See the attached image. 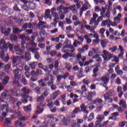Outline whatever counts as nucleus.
<instances>
[{
	"mask_svg": "<svg viewBox=\"0 0 127 127\" xmlns=\"http://www.w3.org/2000/svg\"><path fill=\"white\" fill-rule=\"evenodd\" d=\"M8 48H9L10 51H13V49L16 52V54L17 55H22L23 54L24 51L20 49V46L19 45H14V44H11L9 43H7Z\"/></svg>",
	"mask_w": 127,
	"mask_h": 127,
	"instance_id": "1",
	"label": "nucleus"
},
{
	"mask_svg": "<svg viewBox=\"0 0 127 127\" xmlns=\"http://www.w3.org/2000/svg\"><path fill=\"white\" fill-rule=\"evenodd\" d=\"M115 91L114 90H110L108 93L104 94V100L105 101L109 100L108 103H113V98H111V97H113Z\"/></svg>",
	"mask_w": 127,
	"mask_h": 127,
	"instance_id": "2",
	"label": "nucleus"
},
{
	"mask_svg": "<svg viewBox=\"0 0 127 127\" xmlns=\"http://www.w3.org/2000/svg\"><path fill=\"white\" fill-rule=\"evenodd\" d=\"M104 119H105L104 115H98L96 118L97 120L95 122V125L94 127H102V122Z\"/></svg>",
	"mask_w": 127,
	"mask_h": 127,
	"instance_id": "3",
	"label": "nucleus"
},
{
	"mask_svg": "<svg viewBox=\"0 0 127 127\" xmlns=\"http://www.w3.org/2000/svg\"><path fill=\"white\" fill-rule=\"evenodd\" d=\"M8 48V46L6 44L3 45V47H1L0 48V49L1 52H0V58H2L5 56V55L4 54V51H6V49Z\"/></svg>",
	"mask_w": 127,
	"mask_h": 127,
	"instance_id": "4",
	"label": "nucleus"
},
{
	"mask_svg": "<svg viewBox=\"0 0 127 127\" xmlns=\"http://www.w3.org/2000/svg\"><path fill=\"white\" fill-rule=\"evenodd\" d=\"M103 54L104 56H103V58L105 60H110L111 58H113L114 56L111 54L109 53V52L106 51V50L103 51Z\"/></svg>",
	"mask_w": 127,
	"mask_h": 127,
	"instance_id": "5",
	"label": "nucleus"
},
{
	"mask_svg": "<svg viewBox=\"0 0 127 127\" xmlns=\"http://www.w3.org/2000/svg\"><path fill=\"white\" fill-rule=\"evenodd\" d=\"M45 106H46V102H45V101L41 102V103L39 104V106H37V107L38 110L37 111L36 113L40 114L41 113H42L44 109H41L40 108H41V107H45Z\"/></svg>",
	"mask_w": 127,
	"mask_h": 127,
	"instance_id": "6",
	"label": "nucleus"
},
{
	"mask_svg": "<svg viewBox=\"0 0 127 127\" xmlns=\"http://www.w3.org/2000/svg\"><path fill=\"white\" fill-rule=\"evenodd\" d=\"M22 92L24 93L23 94H22V98H28L29 97L28 94L30 92L29 91V90L25 88H23L22 89Z\"/></svg>",
	"mask_w": 127,
	"mask_h": 127,
	"instance_id": "7",
	"label": "nucleus"
},
{
	"mask_svg": "<svg viewBox=\"0 0 127 127\" xmlns=\"http://www.w3.org/2000/svg\"><path fill=\"white\" fill-rule=\"evenodd\" d=\"M25 59L26 62L31 60V54L29 52L25 53Z\"/></svg>",
	"mask_w": 127,
	"mask_h": 127,
	"instance_id": "8",
	"label": "nucleus"
},
{
	"mask_svg": "<svg viewBox=\"0 0 127 127\" xmlns=\"http://www.w3.org/2000/svg\"><path fill=\"white\" fill-rule=\"evenodd\" d=\"M20 71L19 68H17L14 69V70L13 71L15 79H18L19 78Z\"/></svg>",
	"mask_w": 127,
	"mask_h": 127,
	"instance_id": "9",
	"label": "nucleus"
},
{
	"mask_svg": "<svg viewBox=\"0 0 127 127\" xmlns=\"http://www.w3.org/2000/svg\"><path fill=\"white\" fill-rule=\"evenodd\" d=\"M106 7H108L107 9L108 10L106 11V13L105 15H103V17H107V18H110V7L109 5H106Z\"/></svg>",
	"mask_w": 127,
	"mask_h": 127,
	"instance_id": "10",
	"label": "nucleus"
},
{
	"mask_svg": "<svg viewBox=\"0 0 127 127\" xmlns=\"http://www.w3.org/2000/svg\"><path fill=\"white\" fill-rule=\"evenodd\" d=\"M112 116L109 118V120H117V117L119 115V112H115L112 114Z\"/></svg>",
	"mask_w": 127,
	"mask_h": 127,
	"instance_id": "11",
	"label": "nucleus"
},
{
	"mask_svg": "<svg viewBox=\"0 0 127 127\" xmlns=\"http://www.w3.org/2000/svg\"><path fill=\"white\" fill-rule=\"evenodd\" d=\"M59 93H60V91L55 92L51 96V100H55L57 98V96L59 95Z\"/></svg>",
	"mask_w": 127,
	"mask_h": 127,
	"instance_id": "12",
	"label": "nucleus"
},
{
	"mask_svg": "<svg viewBox=\"0 0 127 127\" xmlns=\"http://www.w3.org/2000/svg\"><path fill=\"white\" fill-rule=\"evenodd\" d=\"M15 124L16 126H18L20 127H24L26 126V124L25 123H23L22 122H20V121H17L15 122Z\"/></svg>",
	"mask_w": 127,
	"mask_h": 127,
	"instance_id": "13",
	"label": "nucleus"
},
{
	"mask_svg": "<svg viewBox=\"0 0 127 127\" xmlns=\"http://www.w3.org/2000/svg\"><path fill=\"white\" fill-rule=\"evenodd\" d=\"M45 16L47 18H49L50 20H51V15L50 14V10L47 9L46 10L45 13Z\"/></svg>",
	"mask_w": 127,
	"mask_h": 127,
	"instance_id": "14",
	"label": "nucleus"
},
{
	"mask_svg": "<svg viewBox=\"0 0 127 127\" xmlns=\"http://www.w3.org/2000/svg\"><path fill=\"white\" fill-rule=\"evenodd\" d=\"M93 73L92 75V77H93V78H96V77H98V76H99V73H98L97 72H99V69H97V68L93 69Z\"/></svg>",
	"mask_w": 127,
	"mask_h": 127,
	"instance_id": "15",
	"label": "nucleus"
},
{
	"mask_svg": "<svg viewBox=\"0 0 127 127\" xmlns=\"http://www.w3.org/2000/svg\"><path fill=\"white\" fill-rule=\"evenodd\" d=\"M82 42L78 41V40H74L73 45L74 47H78V45H82Z\"/></svg>",
	"mask_w": 127,
	"mask_h": 127,
	"instance_id": "16",
	"label": "nucleus"
},
{
	"mask_svg": "<svg viewBox=\"0 0 127 127\" xmlns=\"http://www.w3.org/2000/svg\"><path fill=\"white\" fill-rule=\"evenodd\" d=\"M22 31V30L19 29L18 28H13V34H19L20 32Z\"/></svg>",
	"mask_w": 127,
	"mask_h": 127,
	"instance_id": "17",
	"label": "nucleus"
},
{
	"mask_svg": "<svg viewBox=\"0 0 127 127\" xmlns=\"http://www.w3.org/2000/svg\"><path fill=\"white\" fill-rule=\"evenodd\" d=\"M121 16H122V14L119 13L118 16L114 18V20L117 21V23H119L121 21Z\"/></svg>",
	"mask_w": 127,
	"mask_h": 127,
	"instance_id": "18",
	"label": "nucleus"
},
{
	"mask_svg": "<svg viewBox=\"0 0 127 127\" xmlns=\"http://www.w3.org/2000/svg\"><path fill=\"white\" fill-rule=\"evenodd\" d=\"M28 6L30 9H32L33 10L35 9V4L33 2H30L28 4Z\"/></svg>",
	"mask_w": 127,
	"mask_h": 127,
	"instance_id": "19",
	"label": "nucleus"
},
{
	"mask_svg": "<svg viewBox=\"0 0 127 127\" xmlns=\"http://www.w3.org/2000/svg\"><path fill=\"white\" fill-rule=\"evenodd\" d=\"M10 39L11 41H16L17 40V36H16V35L12 34L10 36Z\"/></svg>",
	"mask_w": 127,
	"mask_h": 127,
	"instance_id": "20",
	"label": "nucleus"
},
{
	"mask_svg": "<svg viewBox=\"0 0 127 127\" xmlns=\"http://www.w3.org/2000/svg\"><path fill=\"white\" fill-rule=\"evenodd\" d=\"M9 80V77L8 76H6L2 80V82L4 85H6V84L8 83Z\"/></svg>",
	"mask_w": 127,
	"mask_h": 127,
	"instance_id": "21",
	"label": "nucleus"
},
{
	"mask_svg": "<svg viewBox=\"0 0 127 127\" xmlns=\"http://www.w3.org/2000/svg\"><path fill=\"white\" fill-rule=\"evenodd\" d=\"M99 81H103V82H104L105 84H106L109 82V78L106 76H102L101 79H100Z\"/></svg>",
	"mask_w": 127,
	"mask_h": 127,
	"instance_id": "22",
	"label": "nucleus"
},
{
	"mask_svg": "<svg viewBox=\"0 0 127 127\" xmlns=\"http://www.w3.org/2000/svg\"><path fill=\"white\" fill-rule=\"evenodd\" d=\"M13 9L15 11H18V12H20L21 11V10L19 9V7H18V6L17 4H15L13 7Z\"/></svg>",
	"mask_w": 127,
	"mask_h": 127,
	"instance_id": "23",
	"label": "nucleus"
},
{
	"mask_svg": "<svg viewBox=\"0 0 127 127\" xmlns=\"http://www.w3.org/2000/svg\"><path fill=\"white\" fill-rule=\"evenodd\" d=\"M25 112H31V104L29 105L28 106L24 107Z\"/></svg>",
	"mask_w": 127,
	"mask_h": 127,
	"instance_id": "24",
	"label": "nucleus"
},
{
	"mask_svg": "<svg viewBox=\"0 0 127 127\" xmlns=\"http://www.w3.org/2000/svg\"><path fill=\"white\" fill-rule=\"evenodd\" d=\"M11 31V29H10V28H7V29H5L3 33L5 34V36H8Z\"/></svg>",
	"mask_w": 127,
	"mask_h": 127,
	"instance_id": "25",
	"label": "nucleus"
},
{
	"mask_svg": "<svg viewBox=\"0 0 127 127\" xmlns=\"http://www.w3.org/2000/svg\"><path fill=\"white\" fill-rule=\"evenodd\" d=\"M26 44V41H25V40H22L21 43V49L23 51H24V49H25V46H24V45H25Z\"/></svg>",
	"mask_w": 127,
	"mask_h": 127,
	"instance_id": "26",
	"label": "nucleus"
},
{
	"mask_svg": "<svg viewBox=\"0 0 127 127\" xmlns=\"http://www.w3.org/2000/svg\"><path fill=\"white\" fill-rule=\"evenodd\" d=\"M37 64H38L37 62H34L32 63L31 64H30V67H31L32 69H35V67L37 65Z\"/></svg>",
	"mask_w": 127,
	"mask_h": 127,
	"instance_id": "27",
	"label": "nucleus"
},
{
	"mask_svg": "<svg viewBox=\"0 0 127 127\" xmlns=\"http://www.w3.org/2000/svg\"><path fill=\"white\" fill-rule=\"evenodd\" d=\"M40 89L41 88L39 87V86H37L35 87L34 91L37 94L40 95L41 94V92H40Z\"/></svg>",
	"mask_w": 127,
	"mask_h": 127,
	"instance_id": "28",
	"label": "nucleus"
},
{
	"mask_svg": "<svg viewBox=\"0 0 127 127\" xmlns=\"http://www.w3.org/2000/svg\"><path fill=\"white\" fill-rule=\"evenodd\" d=\"M62 9H63V5H61L59 7H58L57 10L59 11V14H61L63 12Z\"/></svg>",
	"mask_w": 127,
	"mask_h": 127,
	"instance_id": "29",
	"label": "nucleus"
},
{
	"mask_svg": "<svg viewBox=\"0 0 127 127\" xmlns=\"http://www.w3.org/2000/svg\"><path fill=\"white\" fill-rule=\"evenodd\" d=\"M101 45L103 48L106 47L107 46V42L105 40H101Z\"/></svg>",
	"mask_w": 127,
	"mask_h": 127,
	"instance_id": "30",
	"label": "nucleus"
},
{
	"mask_svg": "<svg viewBox=\"0 0 127 127\" xmlns=\"http://www.w3.org/2000/svg\"><path fill=\"white\" fill-rule=\"evenodd\" d=\"M93 119H94V113H90L87 121L88 122H91V121L93 120Z\"/></svg>",
	"mask_w": 127,
	"mask_h": 127,
	"instance_id": "31",
	"label": "nucleus"
},
{
	"mask_svg": "<svg viewBox=\"0 0 127 127\" xmlns=\"http://www.w3.org/2000/svg\"><path fill=\"white\" fill-rule=\"evenodd\" d=\"M80 108L82 112H86V109H87V107L85 106V104L83 103L80 106Z\"/></svg>",
	"mask_w": 127,
	"mask_h": 127,
	"instance_id": "32",
	"label": "nucleus"
},
{
	"mask_svg": "<svg viewBox=\"0 0 127 127\" xmlns=\"http://www.w3.org/2000/svg\"><path fill=\"white\" fill-rule=\"evenodd\" d=\"M1 60L2 61H4V62H8V60H9V57L4 56L2 58H1Z\"/></svg>",
	"mask_w": 127,
	"mask_h": 127,
	"instance_id": "33",
	"label": "nucleus"
},
{
	"mask_svg": "<svg viewBox=\"0 0 127 127\" xmlns=\"http://www.w3.org/2000/svg\"><path fill=\"white\" fill-rule=\"evenodd\" d=\"M40 57V55H39V53L37 51H36L35 53V58L37 60H38L39 59V58Z\"/></svg>",
	"mask_w": 127,
	"mask_h": 127,
	"instance_id": "34",
	"label": "nucleus"
},
{
	"mask_svg": "<svg viewBox=\"0 0 127 127\" xmlns=\"http://www.w3.org/2000/svg\"><path fill=\"white\" fill-rule=\"evenodd\" d=\"M37 102H39L41 103L42 102H44V97L41 96V95L37 99Z\"/></svg>",
	"mask_w": 127,
	"mask_h": 127,
	"instance_id": "35",
	"label": "nucleus"
},
{
	"mask_svg": "<svg viewBox=\"0 0 127 127\" xmlns=\"http://www.w3.org/2000/svg\"><path fill=\"white\" fill-rule=\"evenodd\" d=\"M4 125L5 126H7L9 124H11V121H10V120L8 118H6L5 120V122H4Z\"/></svg>",
	"mask_w": 127,
	"mask_h": 127,
	"instance_id": "36",
	"label": "nucleus"
},
{
	"mask_svg": "<svg viewBox=\"0 0 127 127\" xmlns=\"http://www.w3.org/2000/svg\"><path fill=\"white\" fill-rule=\"evenodd\" d=\"M91 67L90 66H87L84 69L85 73H89L91 71Z\"/></svg>",
	"mask_w": 127,
	"mask_h": 127,
	"instance_id": "37",
	"label": "nucleus"
},
{
	"mask_svg": "<svg viewBox=\"0 0 127 127\" xmlns=\"http://www.w3.org/2000/svg\"><path fill=\"white\" fill-rule=\"evenodd\" d=\"M92 95H93V92H88V97L87 98V99L88 101L92 100V96H91Z\"/></svg>",
	"mask_w": 127,
	"mask_h": 127,
	"instance_id": "38",
	"label": "nucleus"
},
{
	"mask_svg": "<svg viewBox=\"0 0 127 127\" xmlns=\"http://www.w3.org/2000/svg\"><path fill=\"white\" fill-rule=\"evenodd\" d=\"M7 107H8V104H3L1 106H0V111L1 110L2 111L3 110H4L5 108H7Z\"/></svg>",
	"mask_w": 127,
	"mask_h": 127,
	"instance_id": "39",
	"label": "nucleus"
},
{
	"mask_svg": "<svg viewBox=\"0 0 127 127\" xmlns=\"http://www.w3.org/2000/svg\"><path fill=\"white\" fill-rule=\"evenodd\" d=\"M4 44H6L4 43V40L3 39H1L0 40V48H1V47H3Z\"/></svg>",
	"mask_w": 127,
	"mask_h": 127,
	"instance_id": "40",
	"label": "nucleus"
},
{
	"mask_svg": "<svg viewBox=\"0 0 127 127\" xmlns=\"http://www.w3.org/2000/svg\"><path fill=\"white\" fill-rule=\"evenodd\" d=\"M117 49H118V47L114 46L113 47L109 48V50H110L112 52H115L117 50Z\"/></svg>",
	"mask_w": 127,
	"mask_h": 127,
	"instance_id": "41",
	"label": "nucleus"
},
{
	"mask_svg": "<svg viewBox=\"0 0 127 127\" xmlns=\"http://www.w3.org/2000/svg\"><path fill=\"white\" fill-rule=\"evenodd\" d=\"M82 82L83 83H84L85 85H88V84H89V83H91V80L89 79L86 80V78H85L82 80Z\"/></svg>",
	"mask_w": 127,
	"mask_h": 127,
	"instance_id": "42",
	"label": "nucleus"
},
{
	"mask_svg": "<svg viewBox=\"0 0 127 127\" xmlns=\"http://www.w3.org/2000/svg\"><path fill=\"white\" fill-rule=\"evenodd\" d=\"M41 96L43 97L44 98H45V97H46L47 96H48V91H44V92L42 93Z\"/></svg>",
	"mask_w": 127,
	"mask_h": 127,
	"instance_id": "43",
	"label": "nucleus"
},
{
	"mask_svg": "<svg viewBox=\"0 0 127 127\" xmlns=\"http://www.w3.org/2000/svg\"><path fill=\"white\" fill-rule=\"evenodd\" d=\"M69 9L70 10H72V11H75L76 10V5L69 6Z\"/></svg>",
	"mask_w": 127,
	"mask_h": 127,
	"instance_id": "44",
	"label": "nucleus"
},
{
	"mask_svg": "<svg viewBox=\"0 0 127 127\" xmlns=\"http://www.w3.org/2000/svg\"><path fill=\"white\" fill-rule=\"evenodd\" d=\"M56 53H57V52H56V51H52L50 53V54L51 56H52V57H54V56H55V55H56Z\"/></svg>",
	"mask_w": 127,
	"mask_h": 127,
	"instance_id": "45",
	"label": "nucleus"
},
{
	"mask_svg": "<svg viewBox=\"0 0 127 127\" xmlns=\"http://www.w3.org/2000/svg\"><path fill=\"white\" fill-rule=\"evenodd\" d=\"M7 96V94H6V93L3 92L1 94V98H2V99H5Z\"/></svg>",
	"mask_w": 127,
	"mask_h": 127,
	"instance_id": "46",
	"label": "nucleus"
},
{
	"mask_svg": "<svg viewBox=\"0 0 127 127\" xmlns=\"http://www.w3.org/2000/svg\"><path fill=\"white\" fill-rule=\"evenodd\" d=\"M22 8H23V9H24V10H26V11H28V6L25 4L22 5Z\"/></svg>",
	"mask_w": 127,
	"mask_h": 127,
	"instance_id": "47",
	"label": "nucleus"
},
{
	"mask_svg": "<svg viewBox=\"0 0 127 127\" xmlns=\"http://www.w3.org/2000/svg\"><path fill=\"white\" fill-rule=\"evenodd\" d=\"M38 79V78L36 76H33L30 78V80L32 82H35V81H37Z\"/></svg>",
	"mask_w": 127,
	"mask_h": 127,
	"instance_id": "48",
	"label": "nucleus"
},
{
	"mask_svg": "<svg viewBox=\"0 0 127 127\" xmlns=\"http://www.w3.org/2000/svg\"><path fill=\"white\" fill-rule=\"evenodd\" d=\"M101 10L102 11L101 12L100 14L102 15V16H104V14H105V12H106V8L102 7Z\"/></svg>",
	"mask_w": 127,
	"mask_h": 127,
	"instance_id": "49",
	"label": "nucleus"
},
{
	"mask_svg": "<svg viewBox=\"0 0 127 127\" xmlns=\"http://www.w3.org/2000/svg\"><path fill=\"white\" fill-rule=\"evenodd\" d=\"M62 45V43H59L58 45L56 46V48L57 50H59L60 48H61V46Z\"/></svg>",
	"mask_w": 127,
	"mask_h": 127,
	"instance_id": "50",
	"label": "nucleus"
},
{
	"mask_svg": "<svg viewBox=\"0 0 127 127\" xmlns=\"http://www.w3.org/2000/svg\"><path fill=\"white\" fill-rule=\"evenodd\" d=\"M16 67L17 68V69H19L20 71V70H22V69L23 68V65H22V64H17Z\"/></svg>",
	"mask_w": 127,
	"mask_h": 127,
	"instance_id": "51",
	"label": "nucleus"
},
{
	"mask_svg": "<svg viewBox=\"0 0 127 127\" xmlns=\"http://www.w3.org/2000/svg\"><path fill=\"white\" fill-rule=\"evenodd\" d=\"M63 123L64 124H65V126H68V124L70 123V121H67V120L66 119H64L63 121Z\"/></svg>",
	"mask_w": 127,
	"mask_h": 127,
	"instance_id": "52",
	"label": "nucleus"
},
{
	"mask_svg": "<svg viewBox=\"0 0 127 127\" xmlns=\"http://www.w3.org/2000/svg\"><path fill=\"white\" fill-rule=\"evenodd\" d=\"M36 48H34L33 47H31L30 49H29L28 50H30V51H31V52H32L33 53H35V52H36Z\"/></svg>",
	"mask_w": 127,
	"mask_h": 127,
	"instance_id": "53",
	"label": "nucleus"
},
{
	"mask_svg": "<svg viewBox=\"0 0 127 127\" xmlns=\"http://www.w3.org/2000/svg\"><path fill=\"white\" fill-rule=\"evenodd\" d=\"M22 81V83L24 84V85H27V80H26V79L23 78L21 80Z\"/></svg>",
	"mask_w": 127,
	"mask_h": 127,
	"instance_id": "54",
	"label": "nucleus"
},
{
	"mask_svg": "<svg viewBox=\"0 0 127 127\" xmlns=\"http://www.w3.org/2000/svg\"><path fill=\"white\" fill-rule=\"evenodd\" d=\"M78 112H80V108H75L72 113H73V114H77Z\"/></svg>",
	"mask_w": 127,
	"mask_h": 127,
	"instance_id": "55",
	"label": "nucleus"
},
{
	"mask_svg": "<svg viewBox=\"0 0 127 127\" xmlns=\"http://www.w3.org/2000/svg\"><path fill=\"white\" fill-rule=\"evenodd\" d=\"M42 69L45 71V72H47L49 69L48 68V66H46L45 65H44L42 67Z\"/></svg>",
	"mask_w": 127,
	"mask_h": 127,
	"instance_id": "56",
	"label": "nucleus"
},
{
	"mask_svg": "<svg viewBox=\"0 0 127 127\" xmlns=\"http://www.w3.org/2000/svg\"><path fill=\"white\" fill-rule=\"evenodd\" d=\"M39 47L42 48V49H44L45 48V44L42 43L38 45Z\"/></svg>",
	"mask_w": 127,
	"mask_h": 127,
	"instance_id": "57",
	"label": "nucleus"
},
{
	"mask_svg": "<svg viewBox=\"0 0 127 127\" xmlns=\"http://www.w3.org/2000/svg\"><path fill=\"white\" fill-rule=\"evenodd\" d=\"M61 19H64L65 18V15H64V12H63L61 14H59Z\"/></svg>",
	"mask_w": 127,
	"mask_h": 127,
	"instance_id": "58",
	"label": "nucleus"
},
{
	"mask_svg": "<svg viewBox=\"0 0 127 127\" xmlns=\"http://www.w3.org/2000/svg\"><path fill=\"white\" fill-rule=\"evenodd\" d=\"M18 61V59L17 58L13 57V61H12V63L13 64H15L16 62Z\"/></svg>",
	"mask_w": 127,
	"mask_h": 127,
	"instance_id": "59",
	"label": "nucleus"
},
{
	"mask_svg": "<svg viewBox=\"0 0 127 127\" xmlns=\"http://www.w3.org/2000/svg\"><path fill=\"white\" fill-rule=\"evenodd\" d=\"M58 65H59V62L56 61L55 63V68L56 70H58Z\"/></svg>",
	"mask_w": 127,
	"mask_h": 127,
	"instance_id": "60",
	"label": "nucleus"
},
{
	"mask_svg": "<svg viewBox=\"0 0 127 127\" xmlns=\"http://www.w3.org/2000/svg\"><path fill=\"white\" fill-rule=\"evenodd\" d=\"M33 32V30L32 29H27L25 31V32H27L28 34H31L32 32Z\"/></svg>",
	"mask_w": 127,
	"mask_h": 127,
	"instance_id": "61",
	"label": "nucleus"
},
{
	"mask_svg": "<svg viewBox=\"0 0 127 127\" xmlns=\"http://www.w3.org/2000/svg\"><path fill=\"white\" fill-rule=\"evenodd\" d=\"M31 73H29L28 71L25 72V75L27 77V78H29L31 76Z\"/></svg>",
	"mask_w": 127,
	"mask_h": 127,
	"instance_id": "62",
	"label": "nucleus"
},
{
	"mask_svg": "<svg viewBox=\"0 0 127 127\" xmlns=\"http://www.w3.org/2000/svg\"><path fill=\"white\" fill-rule=\"evenodd\" d=\"M71 127H81V126H80V124L74 123L71 125Z\"/></svg>",
	"mask_w": 127,
	"mask_h": 127,
	"instance_id": "63",
	"label": "nucleus"
},
{
	"mask_svg": "<svg viewBox=\"0 0 127 127\" xmlns=\"http://www.w3.org/2000/svg\"><path fill=\"white\" fill-rule=\"evenodd\" d=\"M42 74H43L42 70L38 69L37 70V74H38V75H42Z\"/></svg>",
	"mask_w": 127,
	"mask_h": 127,
	"instance_id": "64",
	"label": "nucleus"
}]
</instances>
